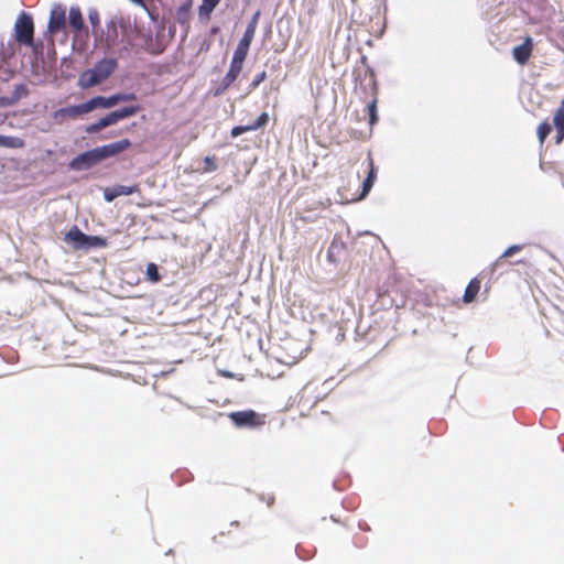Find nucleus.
<instances>
[{
    "mask_svg": "<svg viewBox=\"0 0 564 564\" xmlns=\"http://www.w3.org/2000/svg\"><path fill=\"white\" fill-rule=\"evenodd\" d=\"M14 32L18 43L25 46L33 45L34 23L32 17L22 12L15 21Z\"/></svg>",
    "mask_w": 564,
    "mask_h": 564,
    "instance_id": "1",
    "label": "nucleus"
},
{
    "mask_svg": "<svg viewBox=\"0 0 564 564\" xmlns=\"http://www.w3.org/2000/svg\"><path fill=\"white\" fill-rule=\"evenodd\" d=\"M229 419L238 427H258L265 423V416L253 410L231 412Z\"/></svg>",
    "mask_w": 564,
    "mask_h": 564,
    "instance_id": "2",
    "label": "nucleus"
},
{
    "mask_svg": "<svg viewBox=\"0 0 564 564\" xmlns=\"http://www.w3.org/2000/svg\"><path fill=\"white\" fill-rule=\"evenodd\" d=\"M68 25L75 39L88 37V28L85 25L82 10L78 6H73L68 12Z\"/></svg>",
    "mask_w": 564,
    "mask_h": 564,
    "instance_id": "3",
    "label": "nucleus"
},
{
    "mask_svg": "<svg viewBox=\"0 0 564 564\" xmlns=\"http://www.w3.org/2000/svg\"><path fill=\"white\" fill-rule=\"evenodd\" d=\"M351 2L354 4V13L358 10L359 15H364V21L378 17L383 4V0H351Z\"/></svg>",
    "mask_w": 564,
    "mask_h": 564,
    "instance_id": "4",
    "label": "nucleus"
},
{
    "mask_svg": "<svg viewBox=\"0 0 564 564\" xmlns=\"http://www.w3.org/2000/svg\"><path fill=\"white\" fill-rule=\"evenodd\" d=\"M99 162H101V160L97 148H95L74 158L70 162V167L77 171L87 170L95 166Z\"/></svg>",
    "mask_w": 564,
    "mask_h": 564,
    "instance_id": "5",
    "label": "nucleus"
},
{
    "mask_svg": "<svg viewBox=\"0 0 564 564\" xmlns=\"http://www.w3.org/2000/svg\"><path fill=\"white\" fill-rule=\"evenodd\" d=\"M90 111L91 106L89 105V101H87L82 105L61 108L53 113V118L55 121L61 123L67 118L76 119L77 117L88 113Z\"/></svg>",
    "mask_w": 564,
    "mask_h": 564,
    "instance_id": "6",
    "label": "nucleus"
},
{
    "mask_svg": "<svg viewBox=\"0 0 564 564\" xmlns=\"http://www.w3.org/2000/svg\"><path fill=\"white\" fill-rule=\"evenodd\" d=\"M66 23V8L63 4H55L51 12L47 24V32L50 34H56L58 31L65 28Z\"/></svg>",
    "mask_w": 564,
    "mask_h": 564,
    "instance_id": "7",
    "label": "nucleus"
},
{
    "mask_svg": "<svg viewBox=\"0 0 564 564\" xmlns=\"http://www.w3.org/2000/svg\"><path fill=\"white\" fill-rule=\"evenodd\" d=\"M131 147V141L129 139H122L109 144H105L102 147H97L100 160H106L108 158L116 156Z\"/></svg>",
    "mask_w": 564,
    "mask_h": 564,
    "instance_id": "8",
    "label": "nucleus"
},
{
    "mask_svg": "<svg viewBox=\"0 0 564 564\" xmlns=\"http://www.w3.org/2000/svg\"><path fill=\"white\" fill-rule=\"evenodd\" d=\"M534 43L531 36H527L522 44L512 48V56L519 65H525L532 56Z\"/></svg>",
    "mask_w": 564,
    "mask_h": 564,
    "instance_id": "9",
    "label": "nucleus"
},
{
    "mask_svg": "<svg viewBox=\"0 0 564 564\" xmlns=\"http://www.w3.org/2000/svg\"><path fill=\"white\" fill-rule=\"evenodd\" d=\"M485 278L486 273L485 271H481L469 281L463 295V302L465 304H470L476 300L477 295L480 292L482 280Z\"/></svg>",
    "mask_w": 564,
    "mask_h": 564,
    "instance_id": "10",
    "label": "nucleus"
},
{
    "mask_svg": "<svg viewBox=\"0 0 564 564\" xmlns=\"http://www.w3.org/2000/svg\"><path fill=\"white\" fill-rule=\"evenodd\" d=\"M242 66L236 63H230L229 70L224 76L220 85L215 90V96L224 94L238 78L241 73Z\"/></svg>",
    "mask_w": 564,
    "mask_h": 564,
    "instance_id": "11",
    "label": "nucleus"
},
{
    "mask_svg": "<svg viewBox=\"0 0 564 564\" xmlns=\"http://www.w3.org/2000/svg\"><path fill=\"white\" fill-rule=\"evenodd\" d=\"M117 68V62L113 58H104L96 63L93 70L102 83L106 80Z\"/></svg>",
    "mask_w": 564,
    "mask_h": 564,
    "instance_id": "12",
    "label": "nucleus"
},
{
    "mask_svg": "<svg viewBox=\"0 0 564 564\" xmlns=\"http://www.w3.org/2000/svg\"><path fill=\"white\" fill-rule=\"evenodd\" d=\"M268 122H269V115L267 112H262L253 123L247 124V126L234 127L230 131V134L232 138H237L238 135H240L245 132L260 129V128L267 126Z\"/></svg>",
    "mask_w": 564,
    "mask_h": 564,
    "instance_id": "13",
    "label": "nucleus"
},
{
    "mask_svg": "<svg viewBox=\"0 0 564 564\" xmlns=\"http://www.w3.org/2000/svg\"><path fill=\"white\" fill-rule=\"evenodd\" d=\"M65 241L72 243L74 249H86L87 235L77 226H73L65 235Z\"/></svg>",
    "mask_w": 564,
    "mask_h": 564,
    "instance_id": "14",
    "label": "nucleus"
},
{
    "mask_svg": "<svg viewBox=\"0 0 564 564\" xmlns=\"http://www.w3.org/2000/svg\"><path fill=\"white\" fill-rule=\"evenodd\" d=\"M137 192H139V185L137 184L133 186L116 185L111 188H106L104 192V197L107 202H112L119 196L131 195Z\"/></svg>",
    "mask_w": 564,
    "mask_h": 564,
    "instance_id": "15",
    "label": "nucleus"
},
{
    "mask_svg": "<svg viewBox=\"0 0 564 564\" xmlns=\"http://www.w3.org/2000/svg\"><path fill=\"white\" fill-rule=\"evenodd\" d=\"M376 178H377V169L375 166L373 159L369 154L368 155V175L362 183V192H361L360 198H364L368 195V193L371 191V188L375 184Z\"/></svg>",
    "mask_w": 564,
    "mask_h": 564,
    "instance_id": "16",
    "label": "nucleus"
},
{
    "mask_svg": "<svg viewBox=\"0 0 564 564\" xmlns=\"http://www.w3.org/2000/svg\"><path fill=\"white\" fill-rule=\"evenodd\" d=\"M117 122H119V121L117 120L116 113L113 111H111L108 115H106L105 117L100 118L97 122L88 126L86 128V132L95 133V132L102 130L106 127L116 124Z\"/></svg>",
    "mask_w": 564,
    "mask_h": 564,
    "instance_id": "17",
    "label": "nucleus"
},
{
    "mask_svg": "<svg viewBox=\"0 0 564 564\" xmlns=\"http://www.w3.org/2000/svg\"><path fill=\"white\" fill-rule=\"evenodd\" d=\"M91 106V111L96 108H111L119 104L118 95L115 94L109 97L97 96L88 100Z\"/></svg>",
    "mask_w": 564,
    "mask_h": 564,
    "instance_id": "18",
    "label": "nucleus"
},
{
    "mask_svg": "<svg viewBox=\"0 0 564 564\" xmlns=\"http://www.w3.org/2000/svg\"><path fill=\"white\" fill-rule=\"evenodd\" d=\"M118 39V26L116 20H110L106 23V32L105 37H101V41H105L106 47H113L117 43Z\"/></svg>",
    "mask_w": 564,
    "mask_h": 564,
    "instance_id": "19",
    "label": "nucleus"
},
{
    "mask_svg": "<svg viewBox=\"0 0 564 564\" xmlns=\"http://www.w3.org/2000/svg\"><path fill=\"white\" fill-rule=\"evenodd\" d=\"M259 15L260 13L257 12L251 21L248 23L247 25V29L243 33V36L242 39L239 41V43L243 44V45H247V46H250L253 37H254V34H256V30H257V25H258V19H259Z\"/></svg>",
    "mask_w": 564,
    "mask_h": 564,
    "instance_id": "20",
    "label": "nucleus"
},
{
    "mask_svg": "<svg viewBox=\"0 0 564 564\" xmlns=\"http://www.w3.org/2000/svg\"><path fill=\"white\" fill-rule=\"evenodd\" d=\"M100 78L97 77L96 73L93 69L85 70L78 80V85L82 88H90L98 84H100Z\"/></svg>",
    "mask_w": 564,
    "mask_h": 564,
    "instance_id": "21",
    "label": "nucleus"
},
{
    "mask_svg": "<svg viewBox=\"0 0 564 564\" xmlns=\"http://www.w3.org/2000/svg\"><path fill=\"white\" fill-rule=\"evenodd\" d=\"M221 0H203L198 8V17L208 21L212 12L218 6Z\"/></svg>",
    "mask_w": 564,
    "mask_h": 564,
    "instance_id": "22",
    "label": "nucleus"
},
{
    "mask_svg": "<svg viewBox=\"0 0 564 564\" xmlns=\"http://www.w3.org/2000/svg\"><path fill=\"white\" fill-rule=\"evenodd\" d=\"M249 47L250 46H247V45H243L241 43H238V45H237V47L235 50V53H234L231 62L242 66L243 62H245V59H246V57L248 55Z\"/></svg>",
    "mask_w": 564,
    "mask_h": 564,
    "instance_id": "23",
    "label": "nucleus"
},
{
    "mask_svg": "<svg viewBox=\"0 0 564 564\" xmlns=\"http://www.w3.org/2000/svg\"><path fill=\"white\" fill-rule=\"evenodd\" d=\"M23 145L24 141L18 137L0 135V147L17 149L22 148Z\"/></svg>",
    "mask_w": 564,
    "mask_h": 564,
    "instance_id": "24",
    "label": "nucleus"
},
{
    "mask_svg": "<svg viewBox=\"0 0 564 564\" xmlns=\"http://www.w3.org/2000/svg\"><path fill=\"white\" fill-rule=\"evenodd\" d=\"M139 111H140L139 106H128V107H123L121 109L115 110L113 112L116 113L117 120L120 121L122 119L134 116Z\"/></svg>",
    "mask_w": 564,
    "mask_h": 564,
    "instance_id": "25",
    "label": "nucleus"
},
{
    "mask_svg": "<svg viewBox=\"0 0 564 564\" xmlns=\"http://www.w3.org/2000/svg\"><path fill=\"white\" fill-rule=\"evenodd\" d=\"M522 249V246L521 245H513V246H510L509 248H507L505 250V252L496 260V262L494 263V267H499V265H502L505 263V260L511 256H513L514 253L519 252L520 250Z\"/></svg>",
    "mask_w": 564,
    "mask_h": 564,
    "instance_id": "26",
    "label": "nucleus"
},
{
    "mask_svg": "<svg viewBox=\"0 0 564 564\" xmlns=\"http://www.w3.org/2000/svg\"><path fill=\"white\" fill-rule=\"evenodd\" d=\"M552 131V126L549 123L547 120L541 122L536 129V134L540 144L542 145L545 141V139L549 137V134Z\"/></svg>",
    "mask_w": 564,
    "mask_h": 564,
    "instance_id": "27",
    "label": "nucleus"
},
{
    "mask_svg": "<svg viewBox=\"0 0 564 564\" xmlns=\"http://www.w3.org/2000/svg\"><path fill=\"white\" fill-rule=\"evenodd\" d=\"M28 95H29V89L25 84L15 85L11 100L9 101V104H14L18 100H20L21 98H25Z\"/></svg>",
    "mask_w": 564,
    "mask_h": 564,
    "instance_id": "28",
    "label": "nucleus"
},
{
    "mask_svg": "<svg viewBox=\"0 0 564 564\" xmlns=\"http://www.w3.org/2000/svg\"><path fill=\"white\" fill-rule=\"evenodd\" d=\"M378 98L373 96L372 100L368 104L367 110L369 115V124L372 127L378 122V111H377Z\"/></svg>",
    "mask_w": 564,
    "mask_h": 564,
    "instance_id": "29",
    "label": "nucleus"
},
{
    "mask_svg": "<svg viewBox=\"0 0 564 564\" xmlns=\"http://www.w3.org/2000/svg\"><path fill=\"white\" fill-rule=\"evenodd\" d=\"M107 246V240L99 236H88L87 235V242H86V249L98 247L104 248Z\"/></svg>",
    "mask_w": 564,
    "mask_h": 564,
    "instance_id": "30",
    "label": "nucleus"
},
{
    "mask_svg": "<svg viewBox=\"0 0 564 564\" xmlns=\"http://www.w3.org/2000/svg\"><path fill=\"white\" fill-rule=\"evenodd\" d=\"M553 122L555 128H564V98L554 113Z\"/></svg>",
    "mask_w": 564,
    "mask_h": 564,
    "instance_id": "31",
    "label": "nucleus"
},
{
    "mask_svg": "<svg viewBox=\"0 0 564 564\" xmlns=\"http://www.w3.org/2000/svg\"><path fill=\"white\" fill-rule=\"evenodd\" d=\"M147 276L152 283H158L161 280V275L155 263H149L147 265Z\"/></svg>",
    "mask_w": 564,
    "mask_h": 564,
    "instance_id": "32",
    "label": "nucleus"
},
{
    "mask_svg": "<svg viewBox=\"0 0 564 564\" xmlns=\"http://www.w3.org/2000/svg\"><path fill=\"white\" fill-rule=\"evenodd\" d=\"M88 20L91 24L93 31L96 32V29L100 26V15L96 9H90L88 12Z\"/></svg>",
    "mask_w": 564,
    "mask_h": 564,
    "instance_id": "33",
    "label": "nucleus"
},
{
    "mask_svg": "<svg viewBox=\"0 0 564 564\" xmlns=\"http://www.w3.org/2000/svg\"><path fill=\"white\" fill-rule=\"evenodd\" d=\"M189 15V4H183L177 10V21L182 24L187 23Z\"/></svg>",
    "mask_w": 564,
    "mask_h": 564,
    "instance_id": "34",
    "label": "nucleus"
},
{
    "mask_svg": "<svg viewBox=\"0 0 564 564\" xmlns=\"http://www.w3.org/2000/svg\"><path fill=\"white\" fill-rule=\"evenodd\" d=\"M267 78V73L265 70H262L261 73H259L258 75H256V77L252 79V82L250 83V86H249V90L252 91L254 90L262 82H264Z\"/></svg>",
    "mask_w": 564,
    "mask_h": 564,
    "instance_id": "35",
    "label": "nucleus"
},
{
    "mask_svg": "<svg viewBox=\"0 0 564 564\" xmlns=\"http://www.w3.org/2000/svg\"><path fill=\"white\" fill-rule=\"evenodd\" d=\"M217 170V164L215 162V158L213 156H206L204 159V167H203V171L204 172H214Z\"/></svg>",
    "mask_w": 564,
    "mask_h": 564,
    "instance_id": "36",
    "label": "nucleus"
},
{
    "mask_svg": "<svg viewBox=\"0 0 564 564\" xmlns=\"http://www.w3.org/2000/svg\"><path fill=\"white\" fill-rule=\"evenodd\" d=\"M117 95H118L119 102L131 101V100H135L137 99V96L133 93L117 94Z\"/></svg>",
    "mask_w": 564,
    "mask_h": 564,
    "instance_id": "37",
    "label": "nucleus"
},
{
    "mask_svg": "<svg viewBox=\"0 0 564 564\" xmlns=\"http://www.w3.org/2000/svg\"><path fill=\"white\" fill-rule=\"evenodd\" d=\"M556 130V144H560L564 140V128H555Z\"/></svg>",
    "mask_w": 564,
    "mask_h": 564,
    "instance_id": "38",
    "label": "nucleus"
},
{
    "mask_svg": "<svg viewBox=\"0 0 564 564\" xmlns=\"http://www.w3.org/2000/svg\"><path fill=\"white\" fill-rule=\"evenodd\" d=\"M334 248H335V246H334V245H332V246L329 247V249H328V252H327L328 260H329V261H333V262H335V259H333V250H334Z\"/></svg>",
    "mask_w": 564,
    "mask_h": 564,
    "instance_id": "39",
    "label": "nucleus"
},
{
    "mask_svg": "<svg viewBox=\"0 0 564 564\" xmlns=\"http://www.w3.org/2000/svg\"><path fill=\"white\" fill-rule=\"evenodd\" d=\"M230 525H231V527H237V528H238V527L240 525V523H239L238 521H234V522H231V524H230Z\"/></svg>",
    "mask_w": 564,
    "mask_h": 564,
    "instance_id": "40",
    "label": "nucleus"
},
{
    "mask_svg": "<svg viewBox=\"0 0 564 564\" xmlns=\"http://www.w3.org/2000/svg\"><path fill=\"white\" fill-rule=\"evenodd\" d=\"M527 262L524 260H519L517 262H514L513 264H525Z\"/></svg>",
    "mask_w": 564,
    "mask_h": 564,
    "instance_id": "41",
    "label": "nucleus"
}]
</instances>
